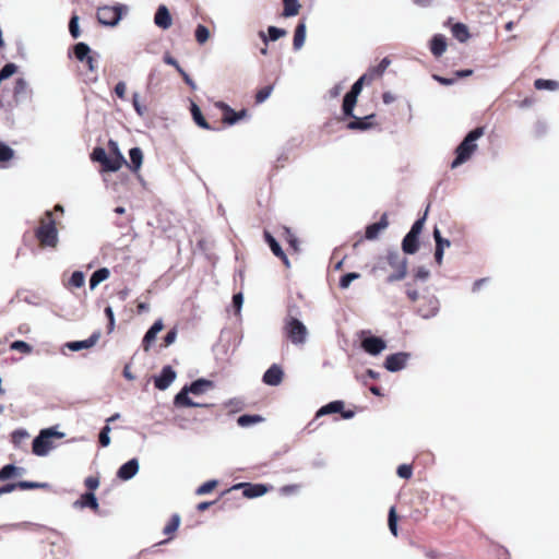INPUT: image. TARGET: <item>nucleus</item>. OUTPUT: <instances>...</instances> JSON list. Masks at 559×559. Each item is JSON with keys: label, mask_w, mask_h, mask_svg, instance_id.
Masks as SVG:
<instances>
[{"label": "nucleus", "mask_w": 559, "mask_h": 559, "mask_svg": "<svg viewBox=\"0 0 559 559\" xmlns=\"http://www.w3.org/2000/svg\"><path fill=\"white\" fill-rule=\"evenodd\" d=\"M485 133L484 127H476L468 131L460 144L455 147V157L451 162V168L455 169L472 158L477 151V140Z\"/></svg>", "instance_id": "f257e3e1"}, {"label": "nucleus", "mask_w": 559, "mask_h": 559, "mask_svg": "<svg viewBox=\"0 0 559 559\" xmlns=\"http://www.w3.org/2000/svg\"><path fill=\"white\" fill-rule=\"evenodd\" d=\"M210 388V379L199 378L189 384H186L174 397L175 407H207L205 403L193 401L189 394L194 396L201 395Z\"/></svg>", "instance_id": "f03ea898"}, {"label": "nucleus", "mask_w": 559, "mask_h": 559, "mask_svg": "<svg viewBox=\"0 0 559 559\" xmlns=\"http://www.w3.org/2000/svg\"><path fill=\"white\" fill-rule=\"evenodd\" d=\"M298 314V306H288L287 317L284 321V332L294 345L305 344L308 335L306 325L297 318Z\"/></svg>", "instance_id": "7ed1b4c3"}, {"label": "nucleus", "mask_w": 559, "mask_h": 559, "mask_svg": "<svg viewBox=\"0 0 559 559\" xmlns=\"http://www.w3.org/2000/svg\"><path fill=\"white\" fill-rule=\"evenodd\" d=\"M45 219L40 221V225L35 229V237L43 248H57L59 243V233L56 226V221L52 217L51 211H46Z\"/></svg>", "instance_id": "20e7f679"}, {"label": "nucleus", "mask_w": 559, "mask_h": 559, "mask_svg": "<svg viewBox=\"0 0 559 559\" xmlns=\"http://www.w3.org/2000/svg\"><path fill=\"white\" fill-rule=\"evenodd\" d=\"M64 436V432L59 431L57 427L44 428L33 439L32 452L37 456H47L55 448L52 439H62Z\"/></svg>", "instance_id": "39448f33"}, {"label": "nucleus", "mask_w": 559, "mask_h": 559, "mask_svg": "<svg viewBox=\"0 0 559 559\" xmlns=\"http://www.w3.org/2000/svg\"><path fill=\"white\" fill-rule=\"evenodd\" d=\"M127 12L126 4L102 5L97 9L96 19L103 26L114 27L119 24Z\"/></svg>", "instance_id": "423d86ee"}, {"label": "nucleus", "mask_w": 559, "mask_h": 559, "mask_svg": "<svg viewBox=\"0 0 559 559\" xmlns=\"http://www.w3.org/2000/svg\"><path fill=\"white\" fill-rule=\"evenodd\" d=\"M386 262L396 271L386 277V283L402 281L407 274V259L402 257L396 249H389L386 253Z\"/></svg>", "instance_id": "0eeeda50"}, {"label": "nucleus", "mask_w": 559, "mask_h": 559, "mask_svg": "<svg viewBox=\"0 0 559 559\" xmlns=\"http://www.w3.org/2000/svg\"><path fill=\"white\" fill-rule=\"evenodd\" d=\"M360 347L368 355L378 356L386 348V342L380 336L372 335L369 331H362Z\"/></svg>", "instance_id": "6e6552de"}, {"label": "nucleus", "mask_w": 559, "mask_h": 559, "mask_svg": "<svg viewBox=\"0 0 559 559\" xmlns=\"http://www.w3.org/2000/svg\"><path fill=\"white\" fill-rule=\"evenodd\" d=\"M214 106L222 111V122L225 126H234L243 118L248 116V110L246 108L240 109L239 111H236L233 109L228 104L218 100L214 103Z\"/></svg>", "instance_id": "1a4fd4ad"}, {"label": "nucleus", "mask_w": 559, "mask_h": 559, "mask_svg": "<svg viewBox=\"0 0 559 559\" xmlns=\"http://www.w3.org/2000/svg\"><path fill=\"white\" fill-rule=\"evenodd\" d=\"M271 488L272 486L261 483H238L230 488L229 492L242 489L245 498L254 499L264 496Z\"/></svg>", "instance_id": "9d476101"}, {"label": "nucleus", "mask_w": 559, "mask_h": 559, "mask_svg": "<svg viewBox=\"0 0 559 559\" xmlns=\"http://www.w3.org/2000/svg\"><path fill=\"white\" fill-rule=\"evenodd\" d=\"M411 356V353L407 352H397L394 354H390L385 357L383 367L389 372H399L406 367Z\"/></svg>", "instance_id": "9b49d317"}, {"label": "nucleus", "mask_w": 559, "mask_h": 559, "mask_svg": "<svg viewBox=\"0 0 559 559\" xmlns=\"http://www.w3.org/2000/svg\"><path fill=\"white\" fill-rule=\"evenodd\" d=\"M177 373L170 365L162 368L160 372L154 377V386L159 391L167 390L176 380Z\"/></svg>", "instance_id": "f8f14e48"}, {"label": "nucleus", "mask_w": 559, "mask_h": 559, "mask_svg": "<svg viewBox=\"0 0 559 559\" xmlns=\"http://www.w3.org/2000/svg\"><path fill=\"white\" fill-rule=\"evenodd\" d=\"M33 91L24 78H17L13 87V99L16 105L23 104L32 98Z\"/></svg>", "instance_id": "ddd939ff"}, {"label": "nucleus", "mask_w": 559, "mask_h": 559, "mask_svg": "<svg viewBox=\"0 0 559 559\" xmlns=\"http://www.w3.org/2000/svg\"><path fill=\"white\" fill-rule=\"evenodd\" d=\"M139 460L136 457H132L118 468L116 476L120 480L128 481L139 473Z\"/></svg>", "instance_id": "4468645a"}, {"label": "nucleus", "mask_w": 559, "mask_h": 559, "mask_svg": "<svg viewBox=\"0 0 559 559\" xmlns=\"http://www.w3.org/2000/svg\"><path fill=\"white\" fill-rule=\"evenodd\" d=\"M284 371L277 364L271 365L262 376V382L270 386H277L282 383Z\"/></svg>", "instance_id": "2eb2a0df"}, {"label": "nucleus", "mask_w": 559, "mask_h": 559, "mask_svg": "<svg viewBox=\"0 0 559 559\" xmlns=\"http://www.w3.org/2000/svg\"><path fill=\"white\" fill-rule=\"evenodd\" d=\"M100 338V331L93 332L88 338L82 341H71L66 343V347L72 352H79L82 349H88L96 345L98 340Z\"/></svg>", "instance_id": "dca6fc26"}, {"label": "nucleus", "mask_w": 559, "mask_h": 559, "mask_svg": "<svg viewBox=\"0 0 559 559\" xmlns=\"http://www.w3.org/2000/svg\"><path fill=\"white\" fill-rule=\"evenodd\" d=\"M154 23L162 29H168L173 24V17L165 4H159L154 14Z\"/></svg>", "instance_id": "f3484780"}, {"label": "nucleus", "mask_w": 559, "mask_h": 559, "mask_svg": "<svg viewBox=\"0 0 559 559\" xmlns=\"http://www.w3.org/2000/svg\"><path fill=\"white\" fill-rule=\"evenodd\" d=\"M164 323L162 319L156 320L145 332L142 340V347L144 352H148L151 345L155 342L157 334L163 330Z\"/></svg>", "instance_id": "a211bd4d"}, {"label": "nucleus", "mask_w": 559, "mask_h": 559, "mask_svg": "<svg viewBox=\"0 0 559 559\" xmlns=\"http://www.w3.org/2000/svg\"><path fill=\"white\" fill-rule=\"evenodd\" d=\"M124 164H127V160L122 153H118L111 156L107 154L104 163L102 164V168L105 173H115L118 171Z\"/></svg>", "instance_id": "6ab92c4d"}, {"label": "nucleus", "mask_w": 559, "mask_h": 559, "mask_svg": "<svg viewBox=\"0 0 559 559\" xmlns=\"http://www.w3.org/2000/svg\"><path fill=\"white\" fill-rule=\"evenodd\" d=\"M374 117H376V114H370L362 118L354 115V117H350L353 120L347 123V129L358 130V131H367L373 127V123L371 122V120Z\"/></svg>", "instance_id": "aec40b11"}, {"label": "nucleus", "mask_w": 559, "mask_h": 559, "mask_svg": "<svg viewBox=\"0 0 559 559\" xmlns=\"http://www.w3.org/2000/svg\"><path fill=\"white\" fill-rule=\"evenodd\" d=\"M447 47V37L442 34H435L429 41V49L436 58L441 57L445 52Z\"/></svg>", "instance_id": "412c9836"}, {"label": "nucleus", "mask_w": 559, "mask_h": 559, "mask_svg": "<svg viewBox=\"0 0 559 559\" xmlns=\"http://www.w3.org/2000/svg\"><path fill=\"white\" fill-rule=\"evenodd\" d=\"M286 29L271 25L267 27L266 33L260 31L258 35L264 45L267 46L270 41H276L280 38L286 36Z\"/></svg>", "instance_id": "4be33fe9"}, {"label": "nucleus", "mask_w": 559, "mask_h": 559, "mask_svg": "<svg viewBox=\"0 0 559 559\" xmlns=\"http://www.w3.org/2000/svg\"><path fill=\"white\" fill-rule=\"evenodd\" d=\"M307 36V25L305 20H300L294 31L293 49L298 51L302 48Z\"/></svg>", "instance_id": "5701e85b"}, {"label": "nucleus", "mask_w": 559, "mask_h": 559, "mask_svg": "<svg viewBox=\"0 0 559 559\" xmlns=\"http://www.w3.org/2000/svg\"><path fill=\"white\" fill-rule=\"evenodd\" d=\"M163 61L168 64V66H171L174 67L177 72L182 76L183 81L193 90H195V83L194 81L190 78V75L180 67V64L178 63V61L176 60V58H174L170 53H165L164 57H163Z\"/></svg>", "instance_id": "b1692460"}, {"label": "nucleus", "mask_w": 559, "mask_h": 559, "mask_svg": "<svg viewBox=\"0 0 559 559\" xmlns=\"http://www.w3.org/2000/svg\"><path fill=\"white\" fill-rule=\"evenodd\" d=\"M418 236L407 233L402 240V250L405 254H415L420 247Z\"/></svg>", "instance_id": "393cba45"}, {"label": "nucleus", "mask_w": 559, "mask_h": 559, "mask_svg": "<svg viewBox=\"0 0 559 559\" xmlns=\"http://www.w3.org/2000/svg\"><path fill=\"white\" fill-rule=\"evenodd\" d=\"M357 94H353L350 91L346 92L342 103V114L344 118L354 117V108L357 104Z\"/></svg>", "instance_id": "a878e982"}, {"label": "nucleus", "mask_w": 559, "mask_h": 559, "mask_svg": "<svg viewBox=\"0 0 559 559\" xmlns=\"http://www.w3.org/2000/svg\"><path fill=\"white\" fill-rule=\"evenodd\" d=\"M344 406H345V404L342 400H335V401L329 402L325 405L321 406L317 411L316 417H322V416L331 415V414H338V413L343 412Z\"/></svg>", "instance_id": "bb28decb"}, {"label": "nucleus", "mask_w": 559, "mask_h": 559, "mask_svg": "<svg viewBox=\"0 0 559 559\" xmlns=\"http://www.w3.org/2000/svg\"><path fill=\"white\" fill-rule=\"evenodd\" d=\"M129 163L127 162L126 165L130 168L131 171L135 173L138 171L143 163V152L140 147L135 146L130 148L129 151Z\"/></svg>", "instance_id": "cd10ccee"}, {"label": "nucleus", "mask_w": 559, "mask_h": 559, "mask_svg": "<svg viewBox=\"0 0 559 559\" xmlns=\"http://www.w3.org/2000/svg\"><path fill=\"white\" fill-rule=\"evenodd\" d=\"M451 33L460 43H466L471 37L468 27L462 22L453 23L451 26Z\"/></svg>", "instance_id": "c85d7f7f"}, {"label": "nucleus", "mask_w": 559, "mask_h": 559, "mask_svg": "<svg viewBox=\"0 0 559 559\" xmlns=\"http://www.w3.org/2000/svg\"><path fill=\"white\" fill-rule=\"evenodd\" d=\"M190 112L192 116V119L197 126H199L202 129L210 130V123L202 115L201 108L197 103L193 100H190Z\"/></svg>", "instance_id": "c756f323"}, {"label": "nucleus", "mask_w": 559, "mask_h": 559, "mask_svg": "<svg viewBox=\"0 0 559 559\" xmlns=\"http://www.w3.org/2000/svg\"><path fill=\"white\" fill-rule=\"evenodd\" d=\"M110 275V271L107 267H99L94 271L90 277V288L95 289L100 283L106 281Z\"/></svg>", "instance_id": "7c9ffc66"}, {"label": "nucleus", "mask_w": 559, "mask_h": 559, "mask_svg": "<svg viewBox=\"0 0 559 559\" xmlns=\"http://www.w3.org/2000/svg\"><path fill=\"white\" fill-rule=\"evenodd\" d=\"M25 473L24 467H19L15 464H5L0 468V476L9 480L15 476H22Z\"/></svg>", "instance_id": "2f4dec72"}, {"label": "nucleus", "mask_w": 559, "mask_h": 559, "mask_svg": "<svg viewBox=\"0 0 559 559\" xmlns=\"http://www.w3.org/2000/svg\"><path fill=\"white\" fill-rule=\"evenodd\" d=\"M263 420L264 418L259 414H242L237 418V424L242 428H248Z\"/></svg>", "instance_id": "473e14b6"}, {"label": "nucleus", "mask_w": 559, "mask_h": 559, "mask_svg": "<svg viewBox=\"0 0 559 559\" xmlns=\"http://www.w3.org/2000/svg\"><path fill=\"white\" fill-rule=\"evenodd\" d=\"M428 312H424V308H418L416 312L425 320L436 317L440 309L439 300L436 297H431L428 301Z\"/></svg>", "instance_id": "72a5a7b5"}, {"label": "nucleus", "mask_w": 559, "mask_h": 559, "mask_svg": "<svg viewBox=\"0 0 559 559\" xmlns=\"http://www.w3.org/2000/svg\"><path fill=\"white\" fill-rule=\"evenodd\" d=\"M92 53V49L91 47L84 43V41H80V43H76L74 46H73V55L75 57V59L80 62H84V60Z\"/></svg>", "instance_id": "f704fd0d"}, {"label": "nucleus", "mask_w": 559, "mask_h": 559, "mask_svg": "<svg viewBox=\"0 0 559 559\" xmlns=\"http://www.w3.org/2000/svg\"><path fill=\"white\" fill-rule=\"evenodd\" d=\"M283 12L284 17H293L299 13L300 3L299 0H283Z\"/></svg>", "instance_id": "c9c22d12"}, {"label": "nucleus", "mask_w": 559, "mask_h": 559, "mask_svg": "<svg viewBox=\"0 0 559 559\" xmlns=\"http://www.w3.org/2000/svg\"><path fill=\"white\" fill-rule=\"evenodd\" d=\"M534 87L538 91H557L559 90V82L549 79H536Z\"/></svg>", "instance_id": "e433bc0d"}, {"label": "nucleus", "mask_w": 559, "mask_h": 559, "mask_svg": "<svg viewBox=\"0 0 559 559\" xmlns=\"http://www.w3.org/2000/svg\"><path fill=\"white\" fill-rule=\"evenodd\" d=\"M263 237L264 241L267 243L270 250L275 257L283 254L282 246L269 230H264Z\"/></svg>", "instance_id": "4c0bfd02"}, {"label": "nucleus", "mask_w": 559, "mask_h": 559, "mask_svg": "<svg viewBox=\"0 0 559 559\" xmlns=\"http://www.w3.org/2000/svg\"><path fill=\"white\" fill-rule=\"evenodd\" d=\"M19 489L21 490H33V489H48L50 485L48 483H38L32 480H19Z\"/></svg>", "instance_id": "58836bf2"}, {"label": "nucleus", "mask_w": 559, "mask_h": 559, "mask_svg": "<svg viewBox=\"0 0 559 559\" xmlns=\"http://www.w3.org/2000/svg\"><path fill=\"white\" fill-rule=\"evenodd\" d=\"M428 210H429V205L427 206L425 213L423 216L418 217L414 223L413 225L411 226V229L408 230V233L413 234V235H416L418 237H420V234L423 231V228L425 226V223H426V219H427V215H428Z\"/></svg>", "instance_id": "ea45409f"}, {"label": "nucleus", "mask_w": 559, "mask_h": 559, "mask_svg": "<svg viewBox=\"0 0 559 559\" xmlns=\"http://www.w3.org/2000/svg\"><path fill=\"white\" fill-rule=\"evenodd\" d=\"M432 237L436 243V247L445 250L451 246V241L448 238L442 237L440 229L436 226L432 231Z\"/></svg>", "instance_id": "a19ab883"}, {"label": "nucleus", "mask_w": 559, "mask_h": 559, "mask_svg": "<svg viewBox=\"0 0 559 559\" xmlns=\"http://www.w3.org/2000/svg\"><path fill=\"white\" fill-rule=\"evenodd\" d=\"M397 521H399V518L396 514L395 507H391L389 510V514H388V525H389L390 532L395 537L397 536Z\"/></svg>", "instance_id": "79ce46f5"}, {"label": "nucleus", "mask_w": 559, "mask_h": 559, "mask_svg": "<svg viewBox=\"0 0 559 559\" xmlns=\"http://www.w3.org/2000/svg\"><path fill=\"white\" fill-rule=\"evenodd\" d=\"M360 277V274L357 273V272H348V273H345L343 274L341 277H340V282H338V285L342 289H346L350 286V284L355 281V280H358Z\"/></svg>", "instance_id": "37998d69"}, {"label": "nucleus", "mask_w": 559, "mask_h": 559, "mask_svg": "<svg viewBox=\"0 0 559 559\" xmlns=\"http://www.w3.org/2000/svg\"><path fill=\"white\" fill-rule=\"evenodd\" d=\"M80 17L75 13L71 15L69 21V33L70 35L76 39L81 36V29H80Z\"/></svg>", "instance_id": "c03bdc74"}, {"label": "nucleus", "mask_w": 559, "mask_h": 559, "mask_svg": "<svg viewBox=\"0 0 559 559\" xmlns=\"http://www.w3.org/2000/svg\"><path fill=\"white\" fill-rule=\"evenodd\" d=\"M84 508H90L94 511L98 510L99 503L94 492L86 491L83 493Z\"/></svg>", "instance_id": "a18cd8bd"}, {"label": "nucleus", "mask_w": 559, "mask_h": 559, "mask_svg": "<svg viewBox=\"0 0 559 559\" xmlns=\"http://www.w3.org/2000/svg\"><path fill=\"white\" fill-rule=\"evenodd\" d=\"M180 521H181V518L178 513L173 514L169 522L163 530L164 534L169 535V534L175 533L180 525Z\"/></svg>", "instance_id": "49530a36"}, {"label": "nucleus", "mask_w": 559, "mask_h": 559, "mask_svg": "<svg viewBox=\"0 0 559 559\" xmlns=\"http://www.w3.org/2000/svg\"><path fill=\"white\" fill-rule=\"evenodd\" d=\"M29 437L26 429L19 428L11 433V441L15 448H19L21 442Z\"/></svg>", "instance_id": "de8ad7c7"}, {"label": "nucleus", "mask_w": 559, "mask_h": 559, "mask_svg": "<svg viewBox=\"0 0 559 559\" xmlns=\"http://www.w3.org/2000/svg\"><path fill=\"white\" fill-rule=\"evenodd\" d=\"M10 349L21 352L23 354H31L33 347L25 341L16 340L10 344Z\"/></svg>", "instance_id": "09e8293b"}, {"label": "nucleus", "mask_w": 559, "mask_h": 559, "mask_svg": "<svg viewBox=\"0 0 559 559\" xmlns=\"http://www.w3.org/2000/svg\"><path fill=\"white\" fill-rule=\"evenodd\" d=\"M17 71V66L13 62H8L5 63L1 69H0V81H4V80H8L9 78H11L14 73H16Z\"/></svg>", "instance_id": "8fccbe9b"}, {"label": "nucleus", "mask_w": 559, "mask_h": 559, "mask_svg": "<svg viewBox=\"0 0 559 559\" xmlns=\"http://www.w3.org/2000/svg\"><path fill=\"white\" fill-rule=\"evenodd\" d=\"M84 282L85 275L82 271H74L69 278V285L75 288L82 287Z\"/></svg>", "instance_id": "3c124183"}, {"label": "nucleus", "mask_w": 559, "mask_h": 559, "mask_svg": "<svg viewBox=\"0 0 559 559\" xmlns=\"http://www.w3.org/2000/svg\"><path fill=\"white\" fill-rule=\"evenodd\" d=\"M110 431H111V428L109 425H105L99 431L98 441L103 448H106L110 444V441H111L110 436H109Z\"/></svg>", "instance_id": "603ef678"}, {"label": "nucleus", "mask_w": 559, "mask_h": 559, "mask_svg": "<svg viewBox=\"0 0 559 559\" xmlns=\"http://www.w3.org/2000/svg\"><path fill=\"white\" fill-rule=\"evenodd\" d=\"M380 231L382 230L376 223L369 224L365 228V238L367 240H374L378 238Z\"/></svg>", "instance_id": "864d4df0"}, {"label": "nucleus", "mask_w": 559, "mask_h": 559, "mask_svg": "<svg viewBox=\"0 0 559 559\" xmlns=\"http://www.w3.org/2000/svg\"><path fill=\"white\" fill-rule=\"evenodd\" d=\"M273 88H274L273 85H266V86L262 87L261 90H259L255 94L257 104L264 103L271 96Z\"/></svg>", "instance_id": "5fc2aeb1"}, {"label": "nucleus", "mask_w": 559, "mask_h": 559, "mask_svg": "<svg viewBox=\"0 0 559 559\" xmlns=\"http://www.w3.org/2000/svg\"><path fill=\"white\" fill-rule=\"evenodd\" d=\"M14 156V151L7 143L0 141V162H9Z\"/></svg>", "instance_id": "6e6d98bb"}, {"label": "nucleus", "mask_w": 559, "mask_h": 559, "mask_svg": "<svg viewBox=\"0 0 559 559\" xmlns=\"http://www.w3.org/2000/svg\"><path fill=\"white\" fill-rule=\"evenodd\" d=\"M209 38H210V29L206 26L199 24L195 29L197 41L200 44H204Z\"/></svg>", "instance_id": "4d7b16f0"}, {"label": "nucleus", "mask_w": 559, "mask_h": 559, "mask_svg": "<svg viewBox=\"0 0 559 559\" xmlns=\"http://www.w3.org/2000/svg\"><path fill=\"white\" fill-rule=\"evenodd\" d=\"M177 335H178V330L176 326L168 330L167 333L165 334V336L163 337L162 346L168 347V346L173 345L177 340Z\"/></svg>", "instance_id": "13d9d810"}, {"label": "nucleus", "mask_w": 559, "mask_h": 559, "mask_svg": "<svg viewBox=\"0 0 559 559\" xmlns=\"http://www.w3.org/2000/svg\"><path fill=\"white\" fill-rule=\"evenodd\" d=\"M106 155H107V153L104 147L96 146L93 148V151L91 153V159L93 162L99 163L102 165L106 158Z\"/></svg>", "instance_id": "bf43d9fd"}, {"label": "nucleus", "mask_w": 559, "mask_h": 559, "mask_svg": "<svg viewBox=\"0 0 559 559\" xmlns=\"http://www.w3.org/2000/svg\"><path fill=\"white\" fill-rule=\"evenodd\" d=\"M371 79L368 76V74H362L349 88V91L353 93V94H357L359 96V94L361 93L362 91V87H364V84L365 82L367 81H370Z\"/></svg>", "instance_id": "052dcab7"}, {"label": "nucleus", "mask_w": 559, "mask_h": 559, "mask_svg": "<svg viewBox=\"0 0 559 559\" xmlns=\"http://www.w3.org/2000/svg\"><path fill=\"white\" fill-rule=\"evenodd\" d=\"M396 474L400 478L409 479L413 476V466L411 464H401L397 466Z\"/></svg>", "instance_id": "680f3d73"}, {"label": "nucleus", "mask_w": 559, "mask_h": 559, "mask_svg": "<svg viewBox=\"0 0 559 559\" xmlns=\"http://www.w3.org/2000/svg\"><path fill=\"white\" fill-rule=\"evenodd\" d=\"M243 305V294L241 292L234 294L231 299V307L235 313H240Z\"/></svg>", "instance_id": "e2e57ef3"}, {"label": "nucleus", "mask_w": 559, "mask_h": 559, "mask_svg": "<svg viewBox=\"0 0 559 559\" xmlns=\"http://www.w3.org/2000/svg\"><path fill=\"white\" fill-rule=\"evenodd\" d=\"M430 276V272L425 266H418L414 270L415 281L426 282Z\"/></svg>", "instance_id": "0e129e2a"}, {"label": "nucleus", "mask_w": 559, "mask_h": 559, "mask_svg": "<svg viewBox=\"0 0 559 559\" xmlns=\"http://www.w3.org/2000/svg\"><path fill=\"white\" fill-rule=\"evenodd\" d=\"M104 312H105V316H106V318L108 320V325H107L108 333H111L114 331V329H115V323H116V321H115V313H114L112 307L111 306H107L105 308Z\"/></svg>", "instance_id": "69168bd1"}, {"label": "nucleus", "mask_w": 559, "mask_h": 559, "mask_svg": "<svg viewBox=\"0 0 559 559\" xmlns=\"http://www.w3.org/2000/svg\"><path fill=\"white\" fill-rule=\"evenodd\" d=\"M139 98H140L139 93H134L132 96V105H133V108L136 111V114L140 117H143L146 112V107L140 104Z\"/></svg>", "instance_id": "338daca9"}, {"label": "nucleus", "mask_w": 559, "mask_h": 559, "mask_svg": "<svg viewBox=\"0 0 559 559\" xmlns=\"http://www.w3.org/2000/svg\"><path fill=\"white\" fill-rule=\"evenodd\" d=\"M84 485L87 488V491L93 492L95 489L99 486V479L98 477L88 476L84 480Z\"/></svg>", "instance_id": "774afa93"}]
</instances>
